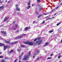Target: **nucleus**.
<instances>
[{"mask_svg": "<svg viewBox=\"0 0 62 62\" xmlns=\"http://www.w3.org/2000/svg\"><path fill=\"white\" fill-rule=\"evenodd\" d=\"M30 54H31V52H30L28 54V55H26L25 56L24 58L23 59V60L25 61L26 60H27L29 58V56H30Z\"/></svg>", "mask_w": 62, "mask_h": 62, "instance_id": "f257e3e1", "label": "nucleus"}, {"mask_svg": "<svg viewBox=\"0 0 62 62\" xmlns=\"http://www.w3.org/2000/svg\"><path fill=\"white\" fill-rule=\"evenodd\" d=\"M41 39L40 37L38 39L39 41H37L36 42V43H37L38 45H39L40 43H41V42H42V40L41 39Z\"/></svg>", "mask_w": 62, "mask_h": 62, "instance_id": "f03ea898", "label": "nucleus"}, {"mask_svg": "<svg viewBox=\"0 0 62 62\" xmlns=\"http://www.w3.org/2000/svg\"><path fill=\"white\" fill-rule=\"evenodd\" d=\"M25 36V35L24 34H22L21 36H18L17 37L15 38V39H20L21 38H23V37H22V36Z\"/></svg>", "mask_w": 62, "mask_h": 62, "instance_id": "7ed1b4c3", "label": "nucleus"}, {"mask_svg": "<svg viewBox=\"0 0 62 62\" xmlns=\"http://www.w3.org/2000/svg\"><path fill=\"white\" fill-rule=\"evenodd\" d=\"M34 44L32 42H29V43L28 44V45H29L31 46H32L33 44Z\"/></svg>", "mask_w": 62, "mask_h": 62, "instance_id": "20e7f679", "label": "nucleus"}, {"mask_svg": "<svg viewBox=\"0 0 62 62\" xmlns=\"http://www.w3.org/2000/svg\"><path fill=\"white\" fill-rule=\"evenodd\" d=\"M39 50L37 51L36 52V54H34V55L35 56H36V55L37 54H38V53H39Z\"/></svg>", "mask_w": 62, "mask_h": 62, "instance_id": "39448f33", "label": "nucleus"}, {"mask_svg": "<svg viewBox=\"0 0 62 62\" xmlns=\"http://www.w3.org/2000/svg\"><path fill=\"white\" fill-rule=\"evenodd\" d=\"M8 18H9V17H7V16H6L4 18V21H7V20H8Z\"/></svg>", "mask_w": 62, "mask_h": 62, "instance_id": "423d86ee", "label": "nucleus"}, {"mask_svg": "<svg viewBox=\"0 0 62 62\" xmlns=\"http://www.w3.org/2000/svg\"><path fill=\"white\" fill-rule=\"evenodd\" d=\"M49 43L46 42V43L45 45H44L43 46L44 47L45 46H47V45H49Z\"/></svg>", "mask_w": 62, "mask_h": 62, "instance_id": "0eeeda50", "label": "nucleus"}, {"mask_svg": "<svg viewBox=\"0 0 62 62\" xmlns=\"http://www.w3.org/2000/svg\"><path fill=\"white\" fill-rule=\"evenodd\" d=\"M5 47H6V48H8V49H9L10 47V46L9 45H7L5 46Z\"/></svg>", "mask_w": 62, "mask_h": 62, "instance_id": "6e6552de", "label": "nucleus"}, {"mask_svg": "<svg viewBox=\"0 0 62 62\" xmlns=\"http://www.w3.org/2000/svg\"><path fill=\"white\" fill-rule=\"evenodd\" d=\"M5 41L6 43H7V44H8V43L9 44H10V42H9L8 41L6 40H5Z\"/></svg>", "mask_w": 62, "mask_h": 62, "instance_id": "1a4fd4ad", "label": "nucleus"}, {"mask_svg": "<svg viewBox=\"0 0 62 62\" xmlns=\"http://www.w3.org/2000/svg\"><path fill=\"white\" fill-rule=\"evenodd\" d=\"M1 33H2V34H4V35H6L7 34L6 32L4 31H1Z\"/></svg>", "mask_w": 62, "mask_h": 62, "instance_id": "9d476101", "label": "nucleus"}, {"mask_svg": "<svg viewBox=\"0 0 62 62\" xmlns=\"http://www.w3.org/2000/svg\"><path fill=\"white\" fill-rule=\"evenodd\" d=\"M29 29V27H26V28L24 29V30H25L26 31H27L28 30V29Z\"/></svg>", "mask_w": 62, "mask_h": 62, "instance_id": "9b49d317", "label": "nucleus"}, {"mask_svg": "<svg viewBox=\"0 0 62 62\" xmlns=\"http://www.w3.org/2000/svg\"><path fill=\"white\" fill-rule=\"evenodd\" d=\"M29 42V41H27V42H24V44H28V43Z\"/></svg>", "mask_w": 62, "mask_h": 62, "instance_id": "f8f14e48", "label": "nucleus"}, {"mask_svg": "<svg viewBox=\"0 0 62 62\" xmlns=\"http://www.w3.org/2000/svg\"><path fill=\"white\" fill-rule=\"evenodd\" d=\"M4 44L2 43H0V47H1V46H4Z\"/></svg>", "mask_w": 62, "mask_h": 62, "instance_id": "ddd939ff", "label": "nucleus"}, {"mask_svg": "<svg viewBox=\"0 0 62 62\" xmlns=\"http://www.w3.org/2000/svg\"><path fill=\"white\" fill-rule=\"evenodd\" d=\"M31 6H29L28 7H26V8L28 9H29V8H30Z\"/></svg>", "mask_w": 62, "mask_h": 62, "instance_id": "4468645a", "label": "nucleus"}, {"mask_svg": "<svg viewBox=\"0 0 62 62\" xmlns=\"http://www.w3.org/2000/svg\"><path fill=\"white\" fill-rule=\"evenodd\" d=\"M4 51H5V50H6V48H7L6 47V46H4Z\"/></svg>", "mask_w": 62, "mask_h": 62, "instance_id": "2eb2a0df", "label": "nucleus"}, {"mask_svg": "<svg viewBox=\"0 0 62 62\" xmlns=\"http://www.w3.org/2000/svg\"><path fill=\"white\" fill-rule=\"evenodd\" d=\"M52 18L49 17L46 19V20H47V21H48L49 20H52Z\"/></svg>", "mask_w": 62, "mask_h": 62, "instance_id": "dca6fc26", "label": "nucleus"}, {"mask_svg": "<svg viewBox=\"0 0 62 62\" xmlns=\"http://www.w3.org/2000/svg\"><path fill=\"white\" fill-rule=\"evenodd\" d=\"M14 52V50H11L10 51V53H13Z\"/></svg>", "mask_w": 62, "mask_h": 62, "instance_id": "f3484780", "label": "nucleus"}, {"mask_svg": "<svg viewBox=\"0 0 62 62\" xmlns=\"http://www.w3.org/2000/svg\"><path fill=\"white\" fill-rule=\"evenodd\" d=\"M16 10H17V11H20V9L18 8V7H17L16 8Z\"/></svg>", "mask_w": 62, "mask_h": 62, "instance_id": "a211bd4d", "label": "nucleus"}, {"mask_svg": "<svg viewBox=\"0 0 62 62\" xmlns=\"http://www.w3.org/2000/svg\"><path fill=\"white\" fill-rule=\"evenodd\" d=\"M0 8L1 9H4V7L3 6H1L0 7Z\"/></svg>", "mask_w": 62, "mask_h": 62, "instance_id": "6ab92c4d", "label": "nucleus"}, {"mask_svg": "<svg viewBox=\"0 0 62 62\" xmlns=\"http://www.w3.org/2000/svg\"><path fill=\"white\" fill-rule=\"evenodd\" d=\"M39 58L38 57V58L37 59H36L35 60L36 61H37L39 60Z\"/></svg>", "mask_w": 62, "mask_h": 62, "instance_id": "aec40b11", "label": "nucleus"}, {"mask_svg": "<svg viewBox=\"0 0 62 62\" xmlns=\"http://www.w3.org/2000/svg\"><path fill=\"white\" fill-rule=\"evenodd\" d=\"M11 44H12V45L15 44V42H12V43H11Z\"/></svg>", "mask_w": 62, "mask_h": 62, "instance_id": "412c9836", "label": "nucleus"}, {"mask_svg": "<svg viewBox=\"0 0 62 62\" xmlns=\"http://www.w3.org/2000/svg\"><path fill=\"white\" fill-rule=\"evenodd\" d=\"M15 25L16 27H18V25L17 24H16Z\"/></svg>", "mask_w": 62, "mask_h": 62, "instance_id": "4be33fe9", "label": "nucleus"}, {"mask_svg": "<svg viewBox=\"0 0 62 62\" xmlns=\"http://www.w3.org/2000/svg\"><path fill=\"white\" fill-rule=\"evenodd\" d=\"M54 32V31H49V33H52V32Z\"/></svg>", "mask_w": 62, "mask_h": 62, "instance_id": "5701e85b", "label": "nucleus"}, {"mask_svg": "<svg viewBox=\"0 0 62 62\" xmlns=\"http://www.w3.org/2000/svg\"><path fill=\"white\" fill-rule=\"evenodd\" d=\"M40 0H37V1L38 3H39V2H40Z\"/></svg>", "mask_w": 62, "mask_h": 62, "instance_id": "b1692460", "label": "nucleus"}, {"mask_svg": "<svg viewBox=\"0 0 62 62\" xmlns=\"http://www.w3.org/2000/svg\"><path fill=\"white\" fill-rule=\"evenodd\" d=\"M51 58H52L51 57H48L47 58V59H51Z\"/></svg>", "mask_w": 62, "mask_h": 62, "instance_id": "393cba45", "label": "nucleus"}, {"mask_svg": "<svg viewBox=\"0 0 62 62\" xmlns=\"http://www.w3.org/2000/svg\"><path fill=\"white\" fill-rule=\"evenodd\" d=\"M21 47H25V46L22 45L21 46Z\"/></svg>", "mask_w": 62, "mask_h": 62, "instance_id": "a878e982", "label": "nucleus"}, {"mask_svg": "<svg viewBox=\"0 0 62 62\" xmlns=\"http://www.w3.org/2000/svg\"><path fill=\"white\" fill-rule=\"evenodd\" d=\"M13 30H16V28L14 27L13 28Z\"/></svg>", "mask_w": 62, "mask_h": 62, "instance_id": "bb28decb", "label": "nucleus"}, {"mask_svg": "<svg viewBox=\"0 0 62 62\" xmlns=\"http://www.w3.org/2000/svg\"><path fill=\"white\" fill-rule=\"evenodd\" d=\"M60 23H58V24H57V26H58V25H59V24H60Z\"/></svg>", "mask_w": 62, "mask_h": 62, "instance_id": "cd10ccee", "label": "nucleus"}, {"mask_svg": "<svg viewBox=\"0 0 62 62\" xmlns=\"http://www.w3.org/2000/svg\"><path fill=\"white\" fill-rule=\"evenodd\" d=\"M60 57H61V55H59L58 57V59H60Z\"/></svg>", "mask_w": 62, "mask_h": 62, "instance_id": "c85d7f7f", "label": "nucleus"}, {"mask_svg": "<svg viewBox=\"0 0 62 62\" xmlns=\"http://www.w3.org/2000/svg\"><path fill=\"white\" fill-rule=\"evenodd\" d=\"M18 41H17L15 42V44L16 43H18Z\"/></svg>", "mask_w": 62, "mask_h": 62, "instance_id": "c756f323", "label": "nucleus"}, {"mask_svg": "<svg viewBox=\"0 0 62 62\" xmlns=\"http://www.w3.org/2000/svg\"><path fill=\"white\" fill-rule=\"evenodd\" d=\"M3 58V56H0V58Z\"/></svg>", "mask_w": 62, "mask_h": 62, "instance_id": "7c9ffc66", "label": "nucleus"}, {"mask_svg": "<svg viewBox=\"0 0 62 62\" xmlns=\"http://www.w3.org/2000/svg\"><path fill=\"white\" fill-rule=\"evenodd\" d=\"M36 14H39V13L38 12H37V11H36Z\"/></svg>", "mask_w": 62, "mask_h": 62, "instance_id": "2f4dec72", "label": "nucleus"}, {"mask_svg": "<svg viewBox=\"0 0 62 62\" xmlns=\"http://www.w3.org/2000/svg\"><path fill=\"white\" fill-rule=\"evenodd\" d=\"M22 56L21 55H20V56H19V58L20 59V60L21 59V57Z\"/></svg>", "mask_w": 62, "mask_h": 62, "instance_id": "473e14b6", "label": "nucleus"}, {"mask_svg": "<svg viewBox=\"0 0 62 62\" xmlns=\"http://www.w3.org/2000/svg\"><path fill=\"white\" fill-rule=\"evenodd\" d=\"M23 54H24V53H23V52L21 54V56H22V55H23Z\"/></svg>", "mask_w": 62, "mask_h": 62, "instance_id": "72a5a7b5", "label": "nucleus"}, {"mask_svg": "<svg viewBox=\"0 0 62 62\" xmlns=\"http://www.w3.org/2000/svg\"><path fill=\"white\" fill-rule=\"evenodd\" d=\"M17 51L18 52H20V51H21V50H20V49H18Z\"/></svg>", "mask_w": 62, "mask_h": 62, "instance_id": "f704fd0d", "label": "nucleus"}, {"mask_svg": "<svg viewBox=\"0 0 62 62\" xmlns=\"http://www.w3.org/2000/svg\"><path fill=\"white\" fill-rule=\"evenodd\" d=\"M17 60V59H16L15 60V61L14 62H16V61Z\"/></svg>", "mask_w": 62, "mask_h": 62, "instance_id": "c9c22d12", "label": "nucleus"}, {"mask_svg": "<svg viewBox=\"0 0 62 62\" xmlns=\"http://www.w3.org/2000/svg\"><path fill=\"white\" fill-rule=\"evenodd\" d=\"M37 40V39H35L34 40V41H36V40Z\"/></svg>", "mask_w": 62, "mask_h": 62, "instance_id": "e433bc0d", "label": "nucleus"}, {"mask_svg": "<svg viewBox=\"0 0 62 62\" xmlns=\"http://www.w3.org/2000/svg\"><path fill=\"white\" fill-rule=\"evenodd\" d=\"M16 33H18V32H19V31H16Z\"/></svg>", "mask_w": 62, "mask_h": 62, "instance_id": "4c0bfd02", "label": "nucleus"}, {"mask_svg": "<svg viewBox=\"0 0 62 62\" xmlns=\"http://www.w3.org/2000/svg\"><path fill=\"white\" fill-rule=\"evenodd\" d=\"M41 16V15H39V16H38V18H39V17H40V16Z\"/></svg>", "mask_w": 62, "mask_h": 62, "instance_id": "58836bf2", "label": "nucleus"}, {"mask_svg": "<svg viewBox=\"0 0 62 62\" xmlns=\"http://www.w3.org/2000/svg\"><path fill=\"white\" fill-rule=\"evenodd\" d=\"M41 8H42L41 7H40L39 8V9H40V10H41Z\"/></svg>", "mask_w": 62, "mask_h": 62, "instance_id": "ea45409f", "label": "nucleus"}, {"mask_svg": "<svg viewBox=\"0 0 62 62\" xmlns=\"http://www.w3.org/2000/svg\"><path fill=\"white\" fill-rule=\"evenodd\" d=\"M45 23V21H43V22H42V23Z\"/></svg>", "mask_w": 62, "mask_h": 62, "instance_id": "a19ab883", "label": "nucleus"}, {"mask_svg": "<svg viewBox=\"0 0 62 62\" xmlns=\"http://www.w3.org/2000/svg\"><path fill=\"white\" fill-rule=\"evenodd\" d=\"M59 6H58L56 8V9H57V8H59Z\"/></svg>", "mask_w": 62, "mask_h": 62, "instance_id": "79ce46f5", "label": "nucleus"}, {"mask_svg": "<svg viewBox=\"0 0 62 62\" xmlns=\"http://www.w3.org/2000/svg\"><path fill=\"white\" fill-rule=\"evenodd\" d=\"M16 7H17L18 6V5L17 4H16Z\"/></svg>", "mask_w": 62, "mask_h": 62, "instance_id": "37998d69", "label": "nucleus"}, {"mask_svg": "<svg viewBox=\"0 0 62 62\" xmlns=\"http://www.w3.org/2000/svg\"><path fill=\"white\" fill-rule=\"evenodd\" d=\"M2 54V52H0V54Z\"/></svg>", "mask_w": 62, "mask_h": 62, "instance_id": "c03bdc74", "label": "nucleus"}, {"mask_svg": "<svg viewBox=\"0 0 62 62\" xmlns=\"http://www.w3.org/2000/svg\"><path fill=\"white\" fill-rule=\"evenodd\" d=\"M5 59H8V58L7 57H5Z\"/></svg>", "mask_w": 62, "mask_h": 62, "instance_id": "a18cd8bd", "label": "nucleus"}, {"mask_svg": "<svg viewBox=\"0 0 62 62\" xmlns=\"http://www.w3.org/2000/svg\"><path fill=\"white\" fill-rule=\"evenodd\" d=\"M30 3H28V5H30Z\"/></svg>", "mask_w": 62, "mask_h": 62, "instance_id": "49530a36", "label": "nucleus"}, {"mask_svg": "<svg viewBox=\"0 0 62 62\" xmlns=\"http://www.w3.org/2000/svg\"><path fill=\"white\" fill-rule=\"evenodd\" d=\"M47 14H44V15H47Z\"/></svg>", "mask_w": 62, "mask_h": 62, "instance_id": "de8ad7c7", "label": "nucleus"}, {"mask_svg": "<svg viewBox=\"0 0 62 62\" xmlns=\"http://www.w3.org/2000/svg\"><path fill=\"white\" fill-rule=\"evenodd\" d=\"M51 56H53V54H51Z\"/></svg>", "mask_w": 62, "mask_h": 62, "instance_id": "09e8293b", "label": "nucleus"}, {"mask_svg": "<svg viewBox=\"0 0 62 62\" xmlns=\"http://www.w3.org/2000/svg\"><path fill=\"white\" fill-rule=\"evenodd\" d=\"M34 57H35V56H33V58H34Z\"/></svg>", "mask_w": 62, "mask_h": 62, "instance_id": "8fccbe9b", "label": "nucleus"}, {"mask_svg": "<svg viewBox=\"0 0 62 62\" xmlns=\"http://www.w3.org/2000/svg\"><path fill=\"white\" fill-rule=\"evenodd\" d=\"M62 39L61 40V43H62Z\"/></svg>", "mask_w": 62, "mask_h": 62, "instance_id": "3c124183", "label": "nucleus"}, {"mask_svg": "<svg viewBox=\"0 0 62 62\" xmlns=\"http://www.w3.org/2000/svg\"><path fill=\"white\" fill-rule=\"evenodd\" d=\"M2 3V2H1V1H0V3Z\"/></svg>", "mask_w": 62, "mask_h": 62, "instance_id": "603ef678", "label": "nucleus"}, {"mask_svg": "<svg viewBox=\"0 0 62 62\" xmlns=\"http://www.w3.org/2000/svg\"><path fill=\"white\" fill-rule=\"evenodd\" d=\"M56 14H57V13H56L55 14H54V15H56Z\"/></svg>", "mask_w": 62, "mask_h": 62, "instance_id": "864d4df0", "label": "nucleus"}, {"mask_svg": "<svg viewBox=\"0 0 62 62\" xmlns=\"http://www.w3.org/2000/svg\"><path fill=\"white\" fill-rule=\"evenodd\" d=\"M36 23V22H34L33 23Z\"/></svg>", "mask_w": 62, "mask_h": 62, "instance_id": "5fc2aeb1", "label": "nucleus"}, {"mask_svg": "<svg viewBox=\"0 0 62 62\" xmlns=\"http://www.w3.org/2000/svg\"><path fill=\"white\" fill-rule=\"evenodd\" d=\"M29 3H30V1H29Z\"/></svg>", "mask_w": 62, "mask_h": 62, "instance_id": "6e6d98bb", "label": "nucleus"}, {"mask_svg": "<svg viewBox=\"0 0 62 62\" xmlns=\"http://www.w3.org/2000/svg\"><path fill=\"white\" fill-rule=\"evenodd\" d=\"M9 2H10L9 1V2H8L7 3H9Z\"/></svg>", "mask_w": 62, "mask_h": 62, "instance_id": "4d7b16f0", "label": "nucleus"}, {"mask_svg": "<svg viewBox=\"0 0 62 62\" xmlns=\"http://www.w3.org/2000/svg\"><path fill=\"white\" fill-rule=\"evenodd\" d=\"M34 5V4H32V6H33Z\"/></svg>", "mask_w": 62, "mask_h": 62, "instance_id": "13d9d810", "label": "nucleus"}, {"mask_svg": "<svg viewBox=\"0 0 62 62\" xmlns=\"http://www.w3.org/2000/svg\"><path fill=\"white\" fill-rule=\"evenodd\" d=\"M25 62H28V61H26Z\"/></svg>", "mask_w": 62, "mask_h": 62, "instance_id": "bf43d9fd", "label": "nucleus"}, {"mask_svg": "<svg viewBox=\"0 0 62 62\" xmlns=\"http://www.w3.org/2000/svg\"><path fill=\"white\" fill-rule=\"evenodd\" d=\"M54 9H53V10H52V11L53 12V11H54Z\"/></svg>", "mask_w": 62, "mask_h": 62, "instance_id": "052dcab7", "label": "nucleus"}, {"mask_svg": "<svg viewBox=\"0 0 62 62\" xmlns=\"http://www.w3.org/2000/svg\"><path fill=\"white\" fill-rule=\"evenodd\" d=\"M38 6H40V7H41V6H40L39 5Z\"/></svg>", "mask_w": 62, "mask_h": 62, "instance_id": "680f3d73", "label": "nucleus"}, {"mask_svg": "<svg viewBox=\"0 0 62 62\" xmlns=\"http://www.w3.org/2000/svg\"><path fill=\"white\" fill-rule=\"evenodd\" d=\"M15 23V21L14 22V23Z\"/></svg>", "mask_w": 62, "mask_h": 62, "instance_id": "e2e57ef3", "label": "nucleus"}, {"mask_svg": "<svg viewBox=\"0 0 62 62\" xmlns=\"http://www.w3.org/2000/svg\"><path fill=\"white\" fill-rule=\"evenodd\" d=\"M2 2H4V0H2Z\"/></svg>", "mask_w": 62, "mask_h": 62, "instance_id": "0e129e2a", "label": "nucleus"}, {"mask_svg": "<svg viewBox=\"0 0 62 62\" xmlns=\"http://www.w3.org/2000/svg\"><path fill=\"white\" fill-rule=\"evenodd\" d=\"M62 62V61H61L60 62Z\"/></svg>", "mask_w": 62, "mask_h": 62, "instance_id": "69168bd1", "label": "nucleus"}, {"mask_svg": "<svg viewBox=\"0 0 62 62\" xmlns=\"http://www.w3.org/2000/svg\"><path fill=\"white\" fill-rule=\"evenodd\" d=\"M2 26V25H1V26H0V27H1V26Z\"/></svg>", "mask_w": 62, "mask_h": 62, "instance_id": "338daca9", "label": "nucleus"}, {"mask_svg": "<svg viewBox=\"0 0 62 62\" xmlns=\"http://www.w3.org/2000/svg\"><path fill=\"white\" fill-rule=\"evenodd\" d=\"M47 17H47H47H46V18H47Z\"/></svg>", "mask_w": 62, "mask_h": 62, "instance_id": "774afa93", "label": "nucleus"}]
</instances>
